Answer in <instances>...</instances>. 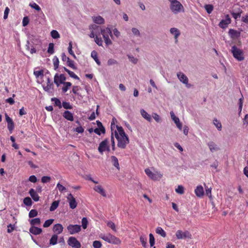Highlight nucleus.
I'll return each instance as SVG.
<instances>
[{
  "label": "nucleus",
  "mask_w": 248,
  "mask_h": 248,
  "mask_svg": "<svg viewBox=\"0 0 248 248\" xmlns=\"http://www.w3.org/2000/svg\"><path fill=\"white\" fill-rule=\"evenodd\" d=\"M117 131H115V136L118 140V146L122 149H124L129 143V139L121 126H116Z\"/></svg>",
  "instance_id": "nucleus-1"
},
{
  "label": "nucleus",
  "mask_w": 248,
  "mask_h": 248,
  "mask_svg": "<svg viewBox=\"0 0 248 248\" xmlns=\"http://www.w3.org/2000/svg\"><path fill=\"white\" fill-rule=\"evenodd\" d=\"M100 237L108 243L119 245L121 243V240L118 238L110 233H108L107 234H101Z\"/></svg>",
  "instance_id": "nucleus-2"
},
{
  "label": "nucleus",
  "mask_w": 248,
  "mask_h": 248,
  "mask_svg": "<svg viewBox=\"0 0 248 248\" xmlns=\"http://www.w3.org/2000/svg\"><path fill=\"white\" fill-rule=\"evenodd\" d=\"M100 32L103 36L106 45L107 46L111 45L112 43L111 40L109 39V36H110L111 38H112L113 36L110 29L109 28L102 29L100 30Z\"/></svg>",
  "instance_id": "nucleus-3"
},
{
  "label": "nucleus",
  "mask_w": 248,
  "mask_h": 248,
  "mask_svg": "<svg viewBox=\"0 0 248 248\" xmlns=\"http://www.w3.org/2000/svg\"><path fill=\"white\" fill-rule=\"evenodd\" d=\"M231 51L233 57L238 61H242L244 60V52L242 50L235 46H232Z\"/></svg>",
  "instance_id": "nucleus-4"
},
{
  "label": "nucleus",
  "mask_w": 248,
  "mask_h": 248,
  "mask_svg": "<svg viewBox=\"0 0 248 248\" xmlns=\"http://www.w3.org/2000/svg\"><path fill=\"white\" fill-rule=\"evenodd\" d=\"M170 9L175 14L184 11L183 6L177 0L170 3Z\"/></svg>",
  "instance_id": "nucleus-5"
},
{
  "label": "nucleus",
  "mask_w": 248,
  "mask_h": 248,
  "mask_svg": "<svg viewBox=\"0 0 248 248\" xmlns=\"http://www.w3.org/2000/svg\"><path fill=\"white\" fill-rule=\"evenodd\" d=\"M145 172L150 178L153 180L160 179L162 177V174L160 172L157 171L153 172L148 168L145 170Z\"/></svg>",
  "instance_id": "nucleus-6"
},
{
  "label": "nucleus",
  "mask_w": 248,
  "mask_h": 248,
  "mask_svg": "<svg viewBox=\"0 0 248 248\" xmlns=\"http://www.w3.org/2000/svg\"><path fill=\"white\" fill-rule=\"evenodd\" d=\"M177 77L179 81L185 84L187 88H190L192 85L188 83V78L187 76L182 72L177 73Z\"/></svg>",
  "instance_id": "nucleus-7"
},
{
  "label": "nucleus",
  "mask_w": 248,
  "mask_h": 248,
  "mask_svg": "<svg viewBox=\"0 0 248 248\" xmlns=\"http://www.w3.org/2000/svg\"><path fill=\"white\" fill-rule=\"evenodd\" d=\"M98 152L102 155L106 151L108 152L110 151V148L109 146L108 145V139H106L100 143L98 148Z\"/></svg>",
  "instance_id": "nucleus-8"
},
{
  "label": "nucleus",
  "mask_w": 248,
  "mask_h": 248,
  "mask_svg": "<svg viewBox=\"0 0 248 248\" xmlns=\"http://www.w3.org/2000/svg\"><path fill=\"white\" fill-rule=\"evenodd\" d=\"M175 235L178 239H191L192 236L191 233L188 231H183L180 230L176 231Z\"/></svg>",
  "instance_id": "nucleus-9"
},
{
  "label": "nucleus",
  "mask_w": 248,
  "mask_h": 248,
  "mask_svg": "<svg viewBox=\"0 0 248 248\" xmlns=\"http://www.w3.org/2000/svg\"><path fill=\"white\" fill-rule=\"evenodd\" d=\"M66 198L69 203L70 208L72 209L76 208L78 203L74 196L71 193H69L66 196Z\"/></svg>",
  "instance_id": "nucleus-10"
},
{
  "label": "nucleus",
  "mask_w": 248,
  "mask_h": 248,
  "mask_svg": "<svg viewBox=\"0 0 248 248\" xmlns=\"http://www.w3.org/2000/svg\"><path fill=\"white\" fill-rule=\"evenodd\" d=\"M225 18L221 20L218 24L219 27L223 29H226L232 21L229 15H225Z\"/></svg>",
  "instance_id": "nucleus-11"
},
{
  "label": "nucleus",
  "mask_w": 248,
  "mask_h": 248,
  "mask_svg": "<svg viewBox=\"0 0 248 248\" xmlns=\"http://www.w3.org/2000/svg\"><path fill=\"white\" fill-rule=\"evenodd\" d=\"M171 119L174 122L175 124H176V127L180 130H182V124L180 122V120L178 117H177L174 114V112L171 111L170 112Z\"/></svg>",
  "instance_id": "nucleus-12"
},
{
  "label": "nucleus",
  "mask_w": 248,
  "mask_h": 248,
  "mask_svg": "<svg viewBox=\"0 0 248 248\" xmlns=\"http://www.w3.org/2000/svg\"><path fill=\"white\" fill-rule=\"evenodd\" d=\"M68 244L69 246L74 248H80L81 247L80 242L74 237H70L69 238Z\"/></svg>",
  "instance_id": "nucleus-13"
},
{
  "label": "nucleus",
  "mask_w": 248,
  "mask_h": 248,
  "mask_svg": "<svg viewBox=\"0 0 248 248\" xmlns=\"http://www.w3.org/2000/svg\"><path fill=\"white\" fill-rule=\"evenodd\" d=\"M5 120L7 123V128L11 134L15 128V124L13 120L8 116V115L5 113Z\"/></svg>",
  "instance_id": "nucleus-14"
},
{
  "label": "nucleus",
  "mask_w": 248,
  "mask_h": 248,
  "mask_svg": "<svg viewBox=\"0 0 248 248\" xmlns=\"http://www.w3.org/2000/svg\"><path fill=\"white\" fill-rule=\"evenodd\" d=\"M67 230L71 234L78 233L81 230V226L78 225H70L67 227Z\"/></svg>",
  "instance_id": "nucleus-15"
},
{
  "label": "nucleus",
  "mask_w": 248,
  "mask_h": 248,
  "mask_svg": "<svg viewBox=\"0 0 248 248\" xmlns=\"http://www.w3.org/2000/svg\"><path fill=\"white\" fill-rule=\"evenodd\" d=\"M53 84L51 79L48 78H47V82L46 85L43 86L44 90L49 93H52L53 92Z\"/></svg>",
  "instance_id": "nucleus-16"
},
{
  "label": "nucleus",
  "mask_w": 248,
  "mask_h": 248,
  "mask_svg": "<svg viewBox=\"0 0 248 248\" xmlns=\"http://www.w3.org/2000/svg\"><path fill=\"white\" fill-rule=\"evenodd\" d=\"M170 34L174 36L175 43H177L178 42V37L180 35V31L176 28H171L170 30Z\"/></svg>",
  "instance_id": "nucleus-17"
},
{
  "label": "nucleus",
  "mask_w": 248,
  "mask_h": 248,
  "mask_svg": "<svg viewBox=\"0 0 248 248\" xmlns=\"http://www.w3.org/2000/svg\"><path fill=\"white\" fill-rule=\"evenodd\" d=\"M93 189L95 191L98 193L102 196L106 197L107 196L106 191L103 187L100 185L95 186L93 187Z\"/></svg>",
  "instance_id": "nucleus-18"
},
{
  "label": "nucleus",
  "mask_w": 248,
  "mask_h": 248,
  "mask_svg": "<svg viewBox=\"0 0 248 248\" xmlns=\"http://www.w3.org/2000/svg\"><path fill=\"white\" fill-rule=\"evenodd\" d=\"M207 145L209 147L210 152L212 153L217 151L219 150V148L213 141H209L208 142Z\"/></svg>",
  "instance_id": "nucleus-19"
},
{
  "label": "nucleus",
  "mask_w": 248,
  "mask_h": 248,
  "mask_svg": "<svg viewBox=\"0 0 248 248\" xmlns=\"http://www.w3.org/2000/svg\"><path fill=\"white\" fill-rule=\"evenodd\" d=\"M54 82L58 87L61 84H62V74H56L54 78Z\"/></svg>",
  "instance_id": "nucleus-20"
},
{
  "label": "nucleus",
  "mask_w": 248,
  "mask_h": 248,
  "mask_svg": "<svg viewBox=\"0 0 248 248\" xmlns=\"http://www.w3.org/2000/svg\"><path fill=\"white\" fill-rule=\"evenodd\" d=\"M195 193L198 197H202L204 194L203 187L202 186H198L195 189Z\"/></svg>",
  "instance_id": "nucleus-21"
},
{
  "label": "nucleus",
  "mask_w": 248,
  "mask_h": 248,
  "mask_svg": "<svg viewBox=\"0 0 248 248\" xmlns=\"http://www.w3.org/2000/svg\"><path fill=\"white\" fill-rule=\"evenodd\" d=\"M93 22L97 24H103L105 23V19L100 16L92 17Z\"/></svg>",
  "instance_id": "nucleus-22"
},
{
  "label": "nucleus",
  "mask_w": 248,
  "mask_h": 248,
  "mask_svg": "<svg viewBox=\"0 0 248 248\" xmlns=\"http://www.w3.org/2000/svg\"><path fill=\"white\" fill-rule=\"evenodd\" d=\"M29 193L34 201L37 202L39 200V196L34 189L31 188L29 191Z\"/></svg>",
  "instance_id": "nucleus-23"
},
{
  "label": "nucleus",
  "mask_w": 248,
  "mask_h": 248,
  "mask_svg": "<svg viewBox=\"0 0 248 248\" xmlns=\"http://www.w3.org/2000/svg\"><path fill=\"white\" fill-rule=\"evenodd\" d=\"M42 229L35 226H31L30 228V232L33 234L37 235L39 234L42 232Z\"/></svg>",
  "instance_id": "nucleus-24"
},
{
  "label": "nucleus",
  "mask_w": 248,
  "mask_h": 248,
  "mask_svg": "<svg viewBox=\"0 0 248 248\" xmlns=\"http://www.w3.org/2000/svg\"><path fill=\"white\" fill-rule=\"evenodd\" d=\"M110 161L113 165L116 167L118 170H119L120 168L117 158L115 156H111L110 157Z\"/></svg>",
  "instance_id": "nucleus-25"
},
{
  "label": "nucleus",
  "mask_w": 248,
  "mask_h": 248,
  "mask_svg": "<svg viewBox=\"0 0 248 248\" xmlns=\"http://www.w3.org/2000/svg\"><path fill=\"white\" fill-rule=\"evenodd\" d=\"M68 64V65L73 68L75 69V67L74 65V62L72 60H70V59L68 57H67L64 54H63V61H66Z\"/></svg>",
  "instance_id": "nucleus-26"
},
{
  "label": "nucleus",
  "mask_w": 248,
  "mask_h": 248,
  "mask_svg": "<svg viewBox=\"0 0 248 248\" xmlns=\"http://www.w3.org/2000/svg\"><path fill=\"white\" fill-rule=\"evenodd\" d=\"M53 231L56 234L61 233L62 232V225L60 224L55 225L53 227Z\"/></svg>",
  "instance_id": "nucleus-27"
},
{
  "label": "nucleus",
  "mask_w": 248,
  "mask_h": 248,
  "mask_svg": "<svg viewBox=\"0 0 248 248\" xmlns=\"http://www.w3.org/2000/svg\"><path fill=\"white\" fill-rule=\"evenodd\" d=\"M141 115L142 116L149 122H151L152 120V117L150 114H149L144 109H142L140 111Z\"/></svg>",
  "instance_id": "nucleus-28"
},
{
  "label": "nucleus",
  "mask_w": 248,
  "mask_h": 248,
  "mask_svg": "<svg viewBox=\"0 0 248 248\" xmlns=\"http://www.w3.org/2000/svg\"><path fill=\"white\" fill-rule=\"evenodd\" d=\"M65 78L63 77V93H65L71 86V83L69 82H64Z\"/></svg>",
  "instance_id": "nucleus-29"
},
{
  "label": "nucleus",
  "mask_w": 248,
  "mask_h": 248,
  "mask_svg": "<svg viewBox=\"0 0 248 248\" xmlns=\"http://www.w3.org/2000/svg\"><path fill=\"white\" fill-rule=\"evenodd\" d=\"M89 29L91 31H96V35L100 34L99 27L95 24H92L90 26Z\"/></svg>",
  "instance_id": "nucleus-30"
},
{
  "label": "nucleus",
  "mask_w": 248,
  "mask_h": 248,
  "mask_svg": "<svg viewBox=\"0 0 248 248\" xmlns=\"http://www.w3.org/2000/svg\"><path fill=\"white\" fill-rule=\"evenodd\" d=\"M63 117L69 121H73V114L68 111H65L63 114Z\"/></svg>",
  "instance_id": "nucleus-31"
},
{
  "label": "nucleus",
  "mask_w": 248,
  "mask_h": 248,
  "mask_svg": "<svg viewBox=\"0 0 248 248\" xmlns=\"http://www.w3.org/2000/svg\"><path fill=\"white\" fill-rule=\"evenodd\" d=\"M91 57L93 59L98 65H100L101 62L98 58L97 53L95 51L93 50L92 52Z\"/></svg>",
  "instance_id": "nucleus-32"
},
{
  "label": "nucleus",
  "mask_w": 248,
  "mask_h": 248,
  "mask_svg": "<svg viewBox=\"0 0 248 248\" xmlns=\"http://www.w3.org/2000/svg\"><path fill=\"white\" fill-rule=\"evenodd\" d=\"M155 232L156 233L160 235L163 237L166 236V233L164 230L160 227H158L156 228Z\"/></svg>",
  "instance_id": "nucleus-33"
},
{
  "label": "nucleus",
  "mask_w": 248,
  "mask_h": 248,
  "mask_svg": "<svg viewBox=\"0 0 248 248\" xmlns=\"http://www.w3.org/2000/svg\"><path fill=\"white\" fill-rule=\"evenodd\" d=\"M140 240L142 246L146 248L147 246V237L145 235H141L140 236Z\"/></svg>",
  "instance_id": "nucleus-34"
},
{
  "label": "nucleus",
  "mask_w": 248,
  "mask_h": 248,
  "mask_svg": "<svg viewBox=\"0 0 248 248\" xmlns=\"http://www.w3.org/2000/svg\"><path fill=\"white\" fill-rule=\"evenodd\" d=\"M51 101L54 104V107H58L60 108H61V102L59 99L56 98H52L51 99Z\"/></svg>",
  "instance_id": "nucleus-35"
},
{
  "label": "nucleus",
  "mask_w": 248,
  "mask_h": 248,
  "mask_svg": "<svg viewBox=\"0 0 248 248\" xmlns=\"http://www.w3.org/2000/svg\"><path fill=\"white\" fill-rule=\"evenodd\" d=\"M58 240V235L56 234L53 235L49 241V244L51 245H54L57 244Z\"/></svg>",
  "instance_id": "nucleus-36"
},
{
  "label": "nucleus",
  "mask_w": 248,
  "mask_h": 248,
  "mask_svg": "<svg viewBox=\"0 0 248 248\" xmlns=\"http://www.w3.org/2000/svg\"><path fill=\"white\" fill-rule=\"evenodd\" d=\"M53 63L54 65V69L56 70L58 68L59 65V60L57 56L54 57L53 59Z\"/></svg>",
  "instance_id": "nucleus-37"
},
{
  "label": "nucleus",
  "mask_w": 248,
  "mask_h": 248,
  "mask_svg": "<svg viewBox=\"0 0 248 248\" xmlns=\"http://www.w3.org/2000/svg\"><path fill=\"white\" fill-rule=\"evenodd\" d=\"M94 132L98 135H100L101 133L104 134L105 133V129L104 127H98L93 130Z\"/></svg>",
  "instance_id": "nucleus-38"
},
{
  "label": "nucleus",
  "mask_w": 248,
  "mask_h": 248,
  "mask_svg": "<svg viewBox=\"0 0 248 248\" xmlns=\"http://www.w3.org/2000/svg\"><path fill=\"white\" fill-rule=\"evenodd\" d=\"M59 205V201H55L53 202L49 208V210L50 211H54L58 206Z\"/></svg>",
  "instance_id": "nucleus-39"
},
{
  "label": "nucleus",
  "mask_w": 248,
  "mask_h": 248,
  "mask_svg": "<svg viewBox=\"0 0 248 248\" xmlns=\"http://www.w3.org/2000/svg\"><path fill=\"white\" fill-rule=\"evenodd\" d=\"M213 124L218 130L220 131L221 130L222 125L219 121L215 119L213 120Z\"/></svg>",
  "instance_id": "nucleus-40"
},
{
  "label": "nucleus",
  "mask_w": 248,
  "mask_h": 248,
  "mask_svg": "<svg viewBox=\"0 0 248 248\" xmlns=\"http://www.w3.org/2000/svg\"><path fill=\"white\" fill-rule=\"evenodd\" d=\"M241 13L242 10L241 9H239L237 12H232V15L235 19H237V18H240L241 17Z\"/></svg>",
  "instance_id": "nucleus-41"
},
{
  "label": "nucleus",
  "mask_w": 248,
  "mask_h": 248,
  "mask_svg": "<svg viewBox=\"0 0 248 248\" xmlns=\"http://www.w3.org/2000/svg\"><path fill=\"white\" fill-rule=\"evenodd\" d=\"M40 219L39 218L32 219L30 221V224L31 225V226H34V225H39L40 224Z\"/></svg>",
  "instance_id": "nucleus-42"
},
{
  "label": "nucleus",
  "mask_w": 248,
  "mask_h": 248,
  "mask_svg": "<svg viewBox=\"0 0 248 248\" xmlns=\"http://www.w3.org/2000/svg\"><path fill=\"white\" fill-rule=\"evenodd\" d=\"M63 68L64 69V70L66 71L68 74L69 75V76L75 78V79H78L79 78L73 72H72L70 70H69L68 69H67V68H65V67H63Z\"/></svg>",
  "instance_id": "nucleus-43"
},
{
  "label": "nucleus",
  "mask_w": 248,
  "mask_h": 248,
  "mask_svg": "<svg viewBox=\"0 0 248 248\" xmlns=\"http://www.w3.org/2000/svg\"><path fill=\"white\" fill-rule=\"evenodd\" d=\"M204 8L208 14H211L213 10V6L211 4H206Z\"/></svg>",
  "instance_id": "nucleus-44"
},
{
  "label": "nucleus",
  "mask_w": 248,
  "mask_h": 248,
  "mask_svg": "<svg viewBox=\"0 0 248 248\" xmlns=\"http://www.w3.org/2000/svg\"><path fill=\"white\" fill-rule=\"evenodd\" d=\"M229 33L233 37H238L240 34L239 32L233 29H230Z\"/></svg>",
  "instance_id": "nucleus-45"
},
{
  "label": "nucleus",
  "mask_w": 248,
  "mask_h": 248,
  "mask_svg": "<svg viewBox=\"0 0 248 248\" xmlns=\"http://www.w3.org/2000/svg\"><path fill=\"white\" fill-rule=\"evenodd\" d=\"M131 31L133 33V34L137 37H140V31L136 28H132L131 29Z\"/></svg>",
  "instance_id": "nucleus-46"
},
{
  "label": "nucleus",
  "mask_w": 248,
  "mask_h": 248,
  "mask_svg": "<svg viewBox=\"0 0 248 248\" xmlns=\"http://www.w3.org/2000/svg\"><path fill=\"white\" fill-rule=\"evenodd\" d=\"M38 215V212L35 209H31L29 213V217L30 218H32L36 216H37Z\"/></svg>",
  "instance_id": "nucleus-47"
},
{
  "label": "nucleus",
  "mask_w": 248,
  "mask_h": 248,
  "mask_svg": "<svg viewBox=\"0 0 248 248\" xmlns=\"http://www.w3.org/2000/svg\"><path fill=\"white\" fill-rule=\"evenodd\" d=\"M47 52L50 54H52L54 52V44L50 43L48 45V47L47 49Z\"/></svg>",
  "instance_id": "nucleus-48"
},
{
  "label": "nucleus",
  "mask_w": 248,
  "mask_h": 248,
  "mask_svg": "<svg viewBox=\"0 0 248 248\" xmlns=\"http://www.w3.org/2000/svg\"><path fill=\"white\" fill-rule=\"evenodd\" d=\"M24 203L27 206H31L32 204V201L30 197H26L23 200Z\"/></svg>",
  "instance_id": "nucleus-49"
},
{
  "label": "nucleus",
  "mask_w": 248,
  "mask_h": 248,
  "mask_svg": "<svg viewBox=\"0 0 248 248\" xmlns=\"http://www.w3.org/2000/svg\"><path fill=\"white\" fill-rule=\"evenodd\" d=\"M149 243L151 247L154 246L155 243V239L152 233H150L149 234Z\"/></svg>",
  "instance_id": "nucleus-50"
},
{
  "label": "nucleus",
  "mask_w": 248,
  "mask_h": 248,
  "mask_svg": "<svg viewBox=\"0 0 248 248\" xmlns=\"http://www.w3.org/2000/svg\"><path fill=\"white\" fill-rule=\"evenodd\" d=\"M50 33L51 37L54 39H57L60 37L59 33L56 30H52Z\"/></svg>",
  "instance_id": "nucleus-51"
},
{
  "label": "nucleus",
  "mask_w": 248,
  "mask_h": 248,
  "mask_svg": "<svg viewBox=\"0 0 248 248\" xmlns=\"http://www.w3.org/2000/svg\"><path fill=\"white\" fill-rule=\"evenodd\" d=\"M34 75L36 77V78H39V77H43L44 76V70H40L38 71H34Z\"/></svg>",
  "instance_id": "nucleus-52"
},
{
  "label": "nucleus",
  "mask_w": 248,
  "mask_h": 248,
  "mask_svg": "<svg viewBox=\"0 0 248 248\" xmlns=\"http://www.w3.org/2000/svg\"><path fill=\"white\" fill-rule=\"evenodd\" d=\"M53 221H54L53 219H49L46 220V221H45V223H44L43 227L45 228H47V227L50 226L52 224Z\"/></svg>",
  "instance_id": "nucleus-53"
},
{
  "label": "nucleus",
  "mask_w": 248,
  "mask_h": 248,
  "mask_svg": "<svg viewBox=\"0 0 248 248\" xmlns=\"http://www.w3.org/2000/svg\"><path fill=\"white\" fill-rule=\"evenodd\" d=\"M68 51L70 55L73 56L74 58H76V56H75L73 51L72 50V42H70L69 43V46L68 47Z\"/></svg>",
  "instance_id": "nucleus-54"
},
{
  "label": "nucleus",
  "mask_w": 248,
  "mask_h": 248,
  "mask_svg": "<svg viewBox=\"0 0 248 248\" xmlns=\"http://www.w3.org/2000/svg\"><path fill=\"white\" fill-rule=\"evenodd\" d=\"M175 191L178 194H183L184 193V188L182 186L179 185L175 189Z\"/></svg>",
  "instance_id": "nucleus-55"
},
{
  "label": "nucleus",
  "mask_w": 248,
  "mask_h": 248,
  "mask_svg": "<svg viewBox=\"0 0 248 248\" xmlns=\"http://www.w3.org/2000/svg\"><path fill=\"white\" fill-rule=\"evenodd\" d=\"M93 246L94 248H101L102 245L100 241L95 240L93 242Z\"/></svg>",
  "instance_id": "nucleus-56"
},
{
  "label": "nucleus",
  "mask_w": 248,
  "mask_h": 248,
  "mask_svg": "<svg viewBox=\"0 0 248 248\" xmlns=\"http://www.w3.org/2000/svg\"><path fill=\"white\" fill-rule=\"evenodd\" d=\"M94 41L99 46H102L103 41L101 38H99L98 36H96L94 38Z\"/></svg>",
  "instance_id": "nucleus-57"
},
{
  "label": "nucleus",
  "mask_w": 248,
  "mask_h": 248,
  "mask_svg": "<svg viewBox=\"0 0 248 248\" xmlns=\"http://www.w3.org/2000/svg\"><path fill=\"white\" fill-rule=\"evenodd\" d=\"M107 226L110 227L113 231L116 232V228L115 224L112 221H109L107 223Z\"/></svg>",
  "instance_id": "nucleus-58"
},
{
  "label": "nucleus",
  "mask_w": 248,
  "mask_h": 248,
  "mask_svg": "<svg viewBox=\"0 0 248 248\" xmlns=\"http://www.w3.org/2000/svg\"><path fill=\"white\" fill-rule=\"evenodd\" d=\"M81 222H82V226L83 228L84 229H86L87 227L88 223L87 218L83 217L82 219Z\"/></svg>",
  "instance_id": "nucleus-59"
},
{
  "label": "nucleus",
  "mask_w": 248,
  "mask_h": 248,
  "mask_svg": "<svg viewBox=\"0 0 248 248\" xmlns=\"http://www.w3.org/2000/svg\"><path fill=\"white\" fill-rule=\"evenodd\" d=\"M108 65L109 66L117 64L118 63V62L116 60L113 59H109L108 60L107 62Z\"/></svg>",
  "instance_id": "nucleus-60"
},
{
  "label": "nucleus",
  "mask_w": 248,
  "mask_h": 248,
  "mask_svg": "<svg viewBox=\"0 0 248 248\" xmlns=\"http://www.w3.org/2000/svg\"><path fill=\"white\" fill-rule=\"evenodd\" d=\"M128 57L129 61L134 64H136L138 62V59L132 56L128 55Z\"/></svg>",
  "instance_id": "nucleus-61"
},
{
  "label": "nucleus",
  "mask_w": 248,
  "mask_h": 248,
  "mask_svg": "<svg viewBox=\"0 0 248 248\" xmlns=\"http://www.w3.org/2000/svg\"><path fill=\"white\" fill-rule=\"evenodd\" d=\"M30 6L32 8H33V9H35L36 10H37L38 11H41V8L39 7V6L38 5H37L35 3H33L32 4L30 3Z\"/></svg>",
  "instance_id": "nucleus-62"
},
{
  "label": "nucleus",
  "mask_w": 248,
  "mask_h": 248,
  "mask_svg": "<svg viewBox=\"0 0 248 248\" xmlns=\"http://www.w3.org/2000/svg\"><path fill=\"white\" fill-rule=\"evenodd\" d=\"M29 22V19L28 16H25L23 18L22 20V25L24 27L26 26Z\"/></svg>",
  "instance_id": "nucleus-63"
},
{
  "label": "nucleus",
  "mask_w": 248,
  "mask_h": 248,
  "mask_svg": "<svg viewBox=\"0 0 248 248\" xmlns=\"http://www.w3.org/2000/svg\"><path fill=\"white\" fill-rule=\"evenodd\" d=\"M7 227H8L7 232L8 233L12 232L15 229L14 225H12L11 224H9L7 226Z\"/></svg>",
  "instance_id": "nucleus-64"
}]
</instances>
